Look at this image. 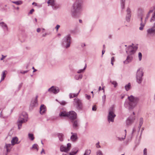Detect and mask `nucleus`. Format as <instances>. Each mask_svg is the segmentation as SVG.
Masks as SVG:
<instances>
[{
	"label": "nucleus",
	"instance_id": "4",
	"mask_svg": "<svg viewBox=\"0 0 155 155\" xmlns=\"http://www.w3.org/2000/svg\"><path fill=\"white\" fill-rule=\"evenodd\" d=\"M108 114L107 116V120L109 123L110 122H113L114 119L116 117V115L114 113V108L111 107L109 110Z\"/></svg>",
	"mask_w": 155,
	"mask_h": 155
},
{
	"label": "nucleus",
	"instance_id": "7",
	"mask_svg": "<svg viewBox=\"0 0 155 155\" xmlns=\"http://www.w3.org/2000/svg\"><path fill=\"white\" fill-rule=\"evenodd\" d=\"M147 35L148 37L153 36L155 35V26L154 25L152 27L147 30Z\"/></svg>",
	"mask_w": 155,
	"mask_h": 155
},
{
	"label": "nucleus",
	"instance_id": "22",
	"mask_svg": "<svg viewBox=\"0 0 155 155\" xmlns=\"http://www.w3.org/2000/svg\"><path fill=\"white\" fill-rule=\"evenodd\" d=\"M18 138L16 137H13L11 141V144L12 145H14L15 144H18L19 143V142H18Z\"/></svg>",
	"mask_w": 155,
	"mask_h": 155
},
{
	"label": "nucleus",
	"instance_id": "28",
	"mask_svg": "<svg viewBox=\"0 0 155 155\" xmlns=\"http://www.w3.org/2000/svg\"><path fill=\"white\" fill-rule=\"evenodd\" d=\"M58 136L59 138V140L60 141H63L64 140V135L61 133H58Z\"/></svg>",
	"mask_w": 155,
	"mask_h": 155
},
{
	"label": "nucleus",
	"instance_id": "26",
	"mask_svg": "<svg viewBox=\"0 0 155 155\" xmlns=\"http://www.w3.org/2000/svg\"><path fill=\"white\" fill-rule=\"evenodd\" d=\"M0 25L5 30H8V28L6 24L4 22H2L0 23Z\"/></svg>",
	"mask_w": 155,
	"mask_h": 155
},
{
	"label": "nucleus",
	"instance_id": "18",
	"mask_svg": "<svg viewBox=\"0 0 155 155\" xmlns=\"http://www.w3.org/2000/svg\"><path fill=\"white\" fill-rule=\"evenodd\" d=\"M12 144H6L4 147V150H6L7 151L6 153L5 154L7 155V153L10 152V149L11 148Z\"/></svg>",
	"mask_w": 155,
	"mask_h": 155
},
{
	"label": "nucleus",
	"instance_id": "37",
	"mask_svg": "<svg viewBox=\"0 0 155 155\" xmlns=\"http://www.w3.org/2000/svg\"><path fill=\"white\" fill-rule=\"evenodd\" d=\"M13 3L17 5H21L22 3V2L21 1H13L12 2Z\"/></svg>",
	"mask_w": 155,
	"mask_h": 155
},
{
	"label": "nucleus",
	"instance_id": "16",
	"mask_svg": "<svg viewBox=\"0 0 155 155\" xmlns=\"http://www.w3.org/2000/svg\"><path fill=\"white\" fill-rule=\"evenodd\" d=\"M133 57L131 55H129L126 59L124 61V63L125 64H127L131 62L133 59Z\"/></svg>",
	"mask_w": 155,
	"mask_h": 155
},
{
	"label": "nucleus",
	"instance_id": "38",
	"mask_svg": "<svg viewBox=\"0 0 155 155\" xmlns=\"http://www.w3.org/2000/svg\"><path fill=\"white\" fill-rule=\"evenodd\" d=\"M78 93V94H72V93H70L69 94V96L70 98H72L76 96H77Z\"/></svg>",
	"mask_w": 155,
	"mask_h": 155
},
{
	"label": "nucleus",
	"instance_id": "35",
	"mask_svg": "<svg viewBox=\"0 0 155 155\" xmlns=\"http://www.w3.org/2000/svg\"><path fill=\"white\" fill-rule=\"evenodd\" d=\"M28 137L31 140H33L35 138L33 134H28Z\"/></svg>",
	"mask_w": 155,
	"mask_h": 155
},
{
	"label": "nucleus",
	"instance_id": "42",
	"mask_svg": "<svg viewBox=\"0 0 155 155\" xmlns=\"http://www.w3.org/2000/svg\"><path fill=\"white\" fill-rule=\"evenodd\" d=\"M110 82L112 84L114 85V87H116L117 86V83L116 82V81H111Z\"/></svg>",
	"mask_w": 155,
	"mask_h": 155
},
{
	"label": "nucleus",
	"instance_id": "6",
	"mask_svg": "<svg viewBox=\"0 0 155 155\" xmlns=\"http://www.w3.org/2000/svg\"><path fill=\"white\" fill-rule=\"evenodd\" d=\"M74 106L78 110H81L83 107L82 103L81 101L78 98L74 99L73 102Z\"/></svg>",
	"mask_w": 155,
	"mask_h": 155
},
{
	"label": "nucleus",
	"instance_id": "11",
	"mask_svg": "<svg viewBox=\"0 0 155 155\" xmlns=\"http://www.w3.org/2000/svg\"><path fill=\"white\" fill-rule=\"evenodd\" d=\"M68 117L71 120H73L77 118V114L74 111H72L68 113Z\"/></svg>",
	"mask_w": 155,
	"mask_h": 155
},
{
	"label": "nucleus",
	"instance_id": "10",
	"mask_svg": "<svg viewBox=\"0 0 155 155\" xmlns=\"http://www.w3.org/2000/svg\"><path fill=\"white\" fill-rule=\"evenodd\" d=\"M71 147V144L70 143H68L67 144V147H66L62 145L60 146V150L61 152H68L69 151Z\"/></svg>",
	"mask_w": 155,
	"mask_h": 155
},
{
	"label": "nucleus",
	"instance_id": "31",
	"mask_svg": "<svg viewBox=\"0 0 155 155\" xmlns=\"http://www.w3.org/2000/svg\"><path fill=\"white\" fill-rule=\"evenodd\" d=\"M125 90L127 91H129L131 88V85L130 83L126 85L125 86Z\"/></svg>",
	"mask_w": 155,
	"mask_h": 155
},
{
	"label": "nucleus",
	"instance_id": "40",
	"mask_svg": "<svg viewBox=\"0 0 155 155\" xmlns=\"http://www.w3.org/2000/svg\"><path fill=\"white\" fill-rule=\"evenodd\" d=\"M152 12L153 11L152 10L150 11L148 13V14H147V17H146V18H145V21H144V22H145V23H146V21H147V19H148V18L149 16V14L151 13H152Z\"/></svg>",
	"mask_w": 155,
	"mask_h": 155
},
{
	"label": "nucleus",
	"instance_id": "20",
	"mask_svg": "<svg viewBox=\"0 0 155 155\" xmlns=\"http://www.w3.org/2000/svg\"><path fill=\"white\" fill-rule=\"evenodd\" d=\"M45 106L43 104L41 105L40 108V112L41 114H44L46 111Z\"/></svg>",
	"mask_w": 155,
	"mask_h": 155
},
{
	"label": "nucleus",
	"instance_id": "63",
	"mask_svg": "<svg viewBox=\"0 0 155 155\" xmlns=\"http://www.w3.org/2000/svg\"><path fill=\"white\" fill-rule=\"evenodd\" d=\"M32 69H34V71H33V72H35V71H36L37 70L36 69H35L34 68V67H32Z\"/></svg>",
	"mask_w": 155,
	"mask_h": 155
},
{
	"label": "nucleus",
	"instance_id": "19",
	"mask_svg": "<svg viewBox=\"0 0 155 155\" xmlns=\"http://www.w3.org/2000/svg\"><path fill=\"white\" fill-rule=\"evenodd\" d=\"M71 134H72V135L71 137V140L73 142L76 141L78 139V137L77 134L76 133H73L71 132Z\"/></svg>",
	"mask_w": 155,
	"mask_h": 155
},
{
	"label": "nucleus",
	"instance_id": "39",
	"mask_svg": "<svg viewBox=\"0 0 155 155\" xmlns=\"http://www.w3.org/2000/svg\"><path fill=\"white\" fill-rule=\"evenodd\" d=\"M87 67V65L86 64H85V66L84 67V68L83 69H80L78 70L77 71V73L78 74L81 73L82 72H83L84 71L85 69Z\"/></svg>",
	"mask_w": 155,
	"mask_h": 155
},
{
	"label": "nucleus",
	"instance_id": "62",
	"mask_svg": "<svg viewBox=\"0 0 155 155\" xmlns=\"http://www.w3.org/2000/svg\"><path fill=\"white\" fill-rule=\"evenodd\" d=\"M32 5H34L35 6L37 5V4L35 2H33L32 3Z\"/></svg>",
	"mask_w": 155,
	"mask_h": 155
},
{
	"label": "nucleus",
	"instance_id": "48",
	"mask_svg": "<svg viewBox=\"0 0 155 155\" xmlns=\"http://www.w3.org/2000/svg\"><path fill=\"white\" fill-rule=\"evenodd\" d=\"M125 3H121V6L122 9H124L125 8Z\"/></svg>",
	"mask_w": 155,
	"mask_h": 155
},
{
	"label": "nucleus",
	"instance_id": "57",
	"mask_svg": "<svg viewBox=\"0 0 155 155\" xmlns=\"http://www.w3.org/2000/svg\"><path fill=\"white\" fill-rule=\"evenodd\" d=\"M20 120H21V122H22L23 123H25L27 121H24L25 120H24V119H21Z\"/></svg>",
	"mask_w": 155,
	"mask_h": 155
},
{
	"label": "nucleus",
	"instance_id": "33",
	"mask_svg": "<svg viewBox=\"0 0 155 155\" xmlns=\"http://www.w3.org/2000/svg\"><path fill=\"white\" fill-rule=\"evenodd\" d=\"M82 76V74L77 75L75 76L74 78L76 80H79V79H81Z\"/></svg>",
	"mask_w": 155,
	"mask_h": 155
},
{
	"label": "nucleus",
	"instance_id": "15",
	"mask_svg": "<svg viewBox=\"0 0 155 155\" xmlns=\"http://www.w3.org/2000/svg\"><path fill=\"white\" fill-rule=\"evenodd\" d=\"M135 51V50H134V48L131 46H128L127 49L126 50L127 53L130 54H134Z\"/></svg>",
	"mask_w": 155,
	"mask_h": 155
},
{
	"label": "nucleus",
	"instance_id": "52",
	"mask_svg": "<svg viewBox=\"0 0 155 155\" xmlns=\"http://www.w3.org/2000/svg\"><path fill=\"white\" fill-rule=\"evenodd\" d=\"M28 71H20V73L22 74H25L26 73H27Z\"/></svg>",
	"mask_w": 155,
	"mask_h": 155
},
{
	"label": "nucleus",
	"instance_id": "23",
	"mask_svg": "<svg viewBox=\"0 0 155 155\" xmlns=\"http://www.w3.org/2000/svg\"><path fill=\"white\" fill-rule=\"evenodd\" d=\"M78 149L77 148H73L72 150V151L70 153V155H74L76 154L78 151Z\"/></svg>",
	"mask_w": 155,
	"mask_h": 155
},
{
	"label": "nucleus",
	"instance_id": "47",
	"mask_svg": "<svg viewBox=\"0 0 155 155\" xmlns=\"http://www.w3.org/2000/svg\"><path fill=\"white\" fill-rule=\"evenodd\" d=\"M103 102L104 104L106 100V95H105L102 96V97Z\"/></svg>",
	"mask_w": 155,
	"mask_h": 155
},
{
	"label": "nucleus",
	"instance_id": "32",
	"mask_svg": "<svg viewBox=\"0 0 155 155\" xmlns=\"http://www.w3.org/2000/svg\"><path fill=\"white\" fill-rule=\"evenodd\" d=\"M21 120H18L17 122V124L18 125V128L19 130L21 129V127L22 124V123H23L22 122H21Z\"/></svg>",
	"mask_w": 155,
	"mask_h": 155
},
{
	"label": "nucleus",
	"instance_id": "55",
	"mask_svg": "<svg viewBox=\"0 0 155 155\" xmlns=\"http://www.w3.org/2000/svg\"><path fill=\"white\" fill-rule=\"evenodd\" d=\"M96 147L97 148L101 147L99 145V142H98L96 144Z\"/></svg>",
	"mask_w": 155,
	"mask_h": 155
},
{
	"label": "nucleus",
	"instance_id": "13",
	"mask_svg": "<svg viewBox=\"0 0 155 155\" xmlns=\"http://www.w3.org/2000/svg\"><path fill=\"white\" fill-rule=\"evenodd\" d=\"M126 12L127 13L126 17V20L127 22H129L131 16V10L129 8H127Z\"/></svg>",
	"mask_w": 155,
	"mask_h": 155
},
{
	"label": "nucleus",
	"instance_id": "5",
	"mask_svg": "<svg viewBox=\"0 0 155 155\" xmlns=\"http://www.w3.org/2000/svg\"><path fill=\"white\" fill-rule=\"evenodd\" d=\"M143 76L142 70L141 68H139L137 70L136 75V81L138 84L141 83L143 80Z\"/></svg>",
	"mask_w": 155,
	"mask_h": 155
},
{
	"label": "nucleus",
	"instance_id": "45",
	"mask_svg": "<svg viewBox=\"0 0 155 155\" xmlns=\"http://www.w3.org/2000/svg\"><path fill=\"white\" fill-rule=\"evenodd\" d=\"M97 155H103V153L100 150H98L97 152Z\"/></svg>",
	"mask_w": 155,
	"mask_h": 155
},
{
	"label": "nucleus",
	"instance_id": "51",
	"mask_svg": "<svg viewBox=\"0 0 155 155\" xmlns=\"http://www.w3.org/2000/svg\"><path fill=\"white\" fill-rule=\"evenodd\" d=\"M92 110L94 111H95L96 110V106L95 105H94L93 106L92 108Z\"/></svg>",
	"mask_w": 155,
	"mask_h": 155
},
{
	"label": "nucleus",
	"instance_id": "3",
	"mask_svg": "<svg viewBox=\"0 0 155 155\" xmlns=\"http://www.w3.org/2000/svg\"><path fill=\"white\" fill-rule=\"evenodd\" d=\"M71 38L70 35L65 36L62 40V45L66 48H68L70 46Z\"/></svg>",
	"mask_w": 155,
	"mask_h": 155
},
{
	"label": "nucleus",
	"instance_id": "24",
	"mask_svg": "<svg viewBox=\"0 0 155 155\" xmlns=\"http://www.w3.org/2000/svg\"><path fill=\"white\" fill-rule=\"evenodd\" d=\"M141 23L140 24V26L139 28V29L140 30L142 31L143 30L145 24V22H144L143 21L142 18H141V20H140Z\"/></svg>",
	"mask_w": 155,
	"mask_h": 155
},
{
	"label": "nucleus",
	"instance_id": "56",
	"mask_svg": "<svg viewBox=\"0 0 155 155\" xmlns=\"http://www.w3.org/2000/svg\"><path fill=\"white\" fill-rule=\"evenodd\" d=\"M6 57V56H4V55H2V58H1V60H3V59H4Z\"/></svg>",
	"mask_w": 155,
	"mask_h": 155
},
{
	"label": "nucleus",
	"instance_id": "60",
	"mask_svg": "<svg viewBox=\"0 0 155 155\" xmlns=\"http://www.w3.org/2000/svg\"><path fill=\"white\" fill-rule=\"evenodd\" d=\"M114 61V57H112L111 58V61Z\"/></svg>",
	"mask_w": 155,
	"mask_h": 155
},
{
	"label": "nucleus",
	"instance_id": "46",
	"mask_svg": "<svg viewBox=\"0 0 155 155\" xmlns=\"http://www.w3.org/2000/svg\"><path fill=\"white\" fill-rule=\"evenodd\" d=\"M59 103L61 105H64L66 104V103L64 101H62L61 102H59Z\"/></svg>",
	"mask_w": 155,
	"mask_h": 155
},
{
	"label": "nucleus",
	"instance_id": "43",
	"mask_svg": "<svg viewBox=\"0 0 155 155\" xmlns=\"http://www.w3.org/2000/svg\"><path fill=\"white\" fill-rule=\"evenodd\" d=\"M38 145L36 144H34L32 147V148L35 149L37 150V151L38 150Z\"/></svg>",
	"mask_w": 155,
	"mask_h": 155
},
{
	"label": "nucleus",
	"instance_id": "49",
	"mask_svg": "<svg viewBox=\"0 0 155 155\" xmlns=\"http://www.w3.org/2000/svg\"><path fill=\"white\" fill-rule=\"evenodd\" d=\"M143 155H147V150L145 148L143 150Z\"/></svg>",
	"mask_w": 155,
	"mask_h": 155
},
{
	"label": "nucleus",
	"instance_id": "1",
	"mask_svg": "<svg viewBox=\"0 0 155 155\" xmlns=\"http://www.w3.org/2000/svg\"><path fill=\"white\" fill-rule=\"evenodd\" d=\"M128 99L124 102V107L129 110L133 109L137 105L139 101V98L131 95L128 97Z\"/></svg>",
	"mask_w": 155,
	"mask_h": 155
},
{
	"label": "nucleus",
	"instance_id": "53",
	"mask_svg": "<svg viewBox=\"0 0 155 155\" xmlns=\"http://www.w3.org/2000/svg\"><path fill=\"white\" fill-rule=\"evenodd\" d=\"M34 12V10L33 9H31L30 11V12L29 13V14H32V13Z\"/></svg>",
	"mask_w": 155,
	"mask_h": 155
},
{
	"label": "nucleus",
	"instance_id": "50",
	"mask_svg": "<svg viewBox=\"0 0 155 155\" xmlns=\"http://www.w3.org/2000/svg\"><path fill=\"white\" fill-rule=\"evenodd\" d=\"M85 97L88 100H89L91 98V96L89 95H88L87 94H86L85 95Z\"/></svg>",
	"mask_w": 155,
	"mask_h": 155
},
{
	"label": "nucleus",
	"instance_id": "27",
	"mask_svg": "<svg viewBox=\"0 0 155 155\" xmlns=\"http://www.w3.org/2000/svg\"><path fill=\"white\" fill-rule=\"evenodd\" d=\"M8 117V115H7L6 114L4 110H2L0 113V117L5 118Z\"/></svg>",
	"mask_w": 155,
	"mask_h": 155
},
{
	"label": "nucleus",
	"instance_id": "2",
	"mask_svg": "<svg viewBox=\"0 0 155 155\" xmlns=\"http://www.w3.org/2000/svg\"><path fill=\"white\" fill-rule=\"evenodd\" d=\"M72 7L73 8L71 11L72 15L74 17H77L80 14L82 11V6L81 1L76 0Z\"/></svg>",
	"mask_w": 155,
	"mask_h": 155
},
{
	"label": "nucleus",
	"instance_id": "58",
	"mask_svg": "<svg viewBox=\"0 0 155 155\" xmlns=\"http://www.w3.org/2000/svg\"><path fill=\"white\" fill-rule=\"evenodd\" d=\"M136 131V129L134 127L133 129V131L132 133V134H133L134 132H135Z\"/></svg>",
	"mask_w": 155,
	"mask_h": 155
},
{
	"label": "nucleus",
	"instance_id": "21",
	"mask_svg": "<svg viewBox=\"0 0 155 155\" xmlns=\"http://www.w3.org/2000/svg\"><path fill=\"white\" fill-rule=\"evenodd\" d=\"M38 97V96H36L35 97V98L32 100L31 101V105L32 107L36 106L38 105V102H37V98Z\"/></svg>",
	"mask_w": 155,
	"mask_h": 155
},
{
	"label": "nucleus",
	"instance_id": "59",
	"mask_svg": "<svg viewBox=\"0 0 155 155\" xmlns=\"http://www.w3.org/2000/svg\"><path fill=\"white\" fill-rule=\"evenodd\" d=\"M125 0H121V3H125Z\"/></svg>",
	"mask_w": 155,
	"mask_h": 155
},
{
	"label": "nucleus",
	"instance_id": "36",
	"mask_svg": "<svg viewBox=\"0 0 155 155\" xmlns=\"http://www.w3.org/2000/svg\"><path fill=\"white\" fill-rule=\"evenodd\" d=\"M143 119L142 118H140V123L139 125V130L140 129L143 124Z\"/></svg>",
	"mask_w": 155,
	"mask_h": 155
},
{
	"label": "nucleus",
	"instance_id": "25",
	"mask_svg": "<svg viewBox=\"0 0 155 155\" xmlns=\"http://www.w3.org/2000/svg\"><path fill=\"white\" fill-rule=\"evenodd\" d=\"M73 127L74 129L78 128V123L77 120H73L72 121Z\"/></svg>",
	"mask_w": 155,
	"mask_h": 155
},
{
	"label": "nucleus",
	"instance_id": "8",
	"mask_svg": "<svg viewBox=\"0 0 155 155\" xmlns=\"http://www.w3.org/2000/svg\"><path fill=\"white\" fill-rule=\"evenodd\" d=\"M47 3L48 6L51 5L54 9H57L60 7L59 5L55 3V0H48Z\"/></svg>",
	"mask_w": 155,
	"mask_h": 155
},
{
	"label": "nucleus",
	"instance_id": "14",
	"mask_svg": "<svg viewBox=\"0 0 155 155\" xmlns=\"http://www.w3.org/2000/svg\"><path fill=\"white\" fill-rule=\"evenodd\" d=\"M28 118V116L25 112L22 113L20 115L18 120H20L21 119H24V120L27 121Z\"/></svg>",
	"mask_w": 155,
	"mask_h": 155
},
{
	"label": "nucleus",
	"instance_id": "54",
	"mask_svg": "<svg viewBox=\"0 0 155 155\" xmlns=\"http://www.w3.org/2000/svg\"><path fill=\"white\" fill-rule=\"evenodd\" d=\"M60 25H57L56 26L55 28L56 29L57 31H58V30L59 29V28H60Z\"/></svg>",
	"mask_w": 155,
	"mask_h": 155
},
{
	"label": "nucleus",
	"instance_id": "64",
	"mask_svg": "<svg viewBox=\"0 0 155 155\" xmlns=\"http://www.w3.org/2000/svg\"><path fill=\"white\" fill-rule=\"evenodd\" d=\"M43 152L44 153H45V152L44 151V150L43 149H42V151L41 152V154H42Z\"/></svg>",
	"mask_w": 155,
	"mask_h": 155
},
{
	"label": "nucleus",
	"instance_id": "29",
	"mask_svg": "<svg viewBox=\"0 0 155 155\" xmlns=\"http://www.w3.org/2000/svg\"><path fill=\"white\" fill-rule=\"evenodd\" d=\"M68 113H66L65 111L61 112L59 114L60 116L61 117H68Z\"/></svg>",
	"mask_w": 155,
	"mask_h": 155
},
{
	"label": "nucleus",
	"instance_id": "12",
	"mask_svg": "<svg viewBox=\"0 0 155 155\" xmlns=\"http://www.w3.org/2000/svg\"><path fill=\"white\" fill-rule=\"evenodd\" d=\"M48 91L50 92L56 94L59 91V90L58 87L53 86L49 88Z\"/></svg>",
	"mask_w": 155,
	"mask_h": 155
},
{
	"label": "nucleus",
	"instance_id": "44",
	"mask_svg": "<svg viewBox=\"0 0 155 155\" xmlns=\"http://www.w3.org/2000/svg\"><path fill=\"white\" fill-rule=\"evenodd\" d=\"M142 54L141 52H139L138 53V58L139 61H141L142 59Z\"/></svg>",
	"mask_w": 155,
	"mask_h": 155
},
{
	"label": "nucleus",
	"instance_id": "9",
	"mask_svg": "<svg viewBox=\"0 0 155 155\" xmlns=\"http://www.w3.org/2000/svg\"><path fill=\"white\" fill-rule=\"evenodd\" d=\"M135 113L134 112L129 117H128L126 121V124L127 125L132 124L135 120Z\"/></svg>",
	"mask_w": 155,
	"mask_h": 155
},
{
	"label": "nucleus",
	"instance_id": "61",
	"mask_svg": "<svg viewBox=\"0 0 155 155\" xmlns=\"http://www.w3.org/2000/svg\"><path fill=\"white\" fill-rule=\"evenodd\" d=\"M41 31V29L40 28H38L37 29V31L38 32H39Z\"/></svg>",
	"mask_w": 155,
	"mask_h": 155
},
{
	"label": "nucleus",
	"instance_id": "30",
	"mask_svg": "<svg viewBox=\"0 0 155 155\" xmlns=\"http://www.w3.org/2000/svg\"><path fill=\"white\" fill-rule=\"evenodd\" d=\"M125 133L124 137H117V139L120 141L123 140L125 138L126 135L127 131L126 130H124Z\"/></svg>",
	"mask_w": 155,
	"mask_h": 155
},
{
	"label": "nucleus",
	"instance_id": "41",
	"mask_svg": "<svg viewBox=\"0 0 155 155\" xmlns=\"http://www.w3.org/2000/svg\"><path fill=\"white\" fill-rule=\"evenodd\" d=\"M91 153V150H85V152L84 155H89Z\"/></svg>",
	"mask_w": 155,
	"mask_h": 155
},
{
	"label": "nucleus",
	"instance_id": "17",
	"mask_svg": "<svg viewBox=\"0 0 155 155\" xmlns=\"http://www.w3.org/2000/svg\"><path fill=\"white\" fill-rule=\"evenodd\" d=\"M143 11L142 9L139 8L138 9L137 12L138 16V17L140 18V20H141V18H142V19H143Z\"/></svg>",
	"mask_w": 155,
	"mask_h": 155
},
{
	"label": "nucleus",
	"instance_id": "34",
	"mask_svg": "<svg viewBox=\"0 0 155 155\" xmlns=\"http://www.w3.org/2000/svg\"><path fill=\"white\" fill-rule=\"evenodd\" d=\"M5 71H3L2 72V78L1 79L0 81L1 82L5 78L6 76V74H5Z\"/></svg>",
	"mask_w": 155,
	"mask_h": 155
}]
</instances>
